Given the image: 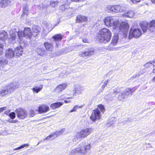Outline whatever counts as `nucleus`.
Segmentation results:
<instances>
[{
    "mask_svg": "<svg viewBox=\"0 0 155 155\" xmlns=\"http://www.w3.org/2000/svg\"><path fill=\"white\" fill-rule=\"evenodd\" d=\"M6 109V107H4L0 108V113Z\"/></svg>",
    "mask_w": 155,
    "mask_h": 155,
    "instance_id": "51",
    "label": "nucleus"
},
{
    "mask_svg": "<svg viewBox=\"0 0 155 155\" xmlns=\"http://www.w3.org/2000/svg\"><path fill=\"white\" fill-rule=\"evenodd\" d=\"M114 5H108L106 8V9L109 12H114Z\"/></svg>",
    "mask_w": 155,
    "mask_h": 155,
    "instance_id": "38",
    "label": "nucleus"
},
{
    "mask_svg": "<svg viewBox=\"0 0 155 155\" xmlns=\"http://www.w3.org/2000/svg\"><path fill=\"white\" fill-rule=\"evenodd\" d=\"M64 102L66 103H70L71 102V101H67V100H65Z\"/></svg>",
    "mask_w": 155,
    "mask_h": 155,
    "instance_id": "56",
    "label": "nucleus"
},
{
    "mask_svg": "<svg viewBox=\"0 0 155 155\" xmlns=\"http://www.w3.org/2000/svg\"><path fill=\"white\" fill-rule=\"evenodd\" d=\"M90 148V144L85 145L83 143H82L77 147L72 149L69 152V155H74L78 153L85 154L87 152V150H89Z\"/></svg>",
    "mask_w": 155,
    "mask_h": 155,
    "instance_id": "3",
    "label": "nucleus"
},
{
    "mask_svg": "<svg viewBox=\"0 0 155 155\" xmlns=\"http://www.w3.org/2000/svg\"><path fill=\"white\" fill-rule=\"evenodd\" d=\"M140 76V74H137L135 77H138L139 76Z\"/></svg>",
    "mask_w": 155,
    "mask_h": 155,
    "instance_id": "59",
    "label": "nucleus"
},
{
    "mask_svg": "<svg viewBox=\"0 0 155 155\" xmlns=\"http://www.w3.org/2000/svg\"><path fill=\"white\" fill-rule=\"evenodd\" d=\"M11 2L9 0H0V7L5 8L10 5Z\"/></svg>",
    "mask_w": 155,
    "mask_h": 155,
    "instance_id": "21",
    "label": "nucleus"
},
{
    "mask_svg": "<svg viewBox=\"0 0 155 155\" xmlns=\"http://www.w3.org/2000/svg\"><path fill=\"white\" fill-rule=\"evenodd\" d=\"M23 31L24 33L25 37L26 38H29L31 39V29L28 27L25 28H24Z\"/></svg>",
    "mask_w": 155,
    "mask_h": 155,
    "instance_id": "16",
    "label": "nucleus"
},
{
    "mask_svg": "<svg viewBox=\"0 0 155 155\" xmlns=\"http://www.w3.org/2000/svg\"><path fill=\"white\" fill-rule=\"evenodd\" d=\"M148 29L151 32H155V20H153L150 22Z\"/></svg>",
    "mask_w": 155,
    "mask_h": 155,
    "instance_id": "23",
    "label": "nucleus"
},
{
    "mask_svg": "<svg viewBox=\"0 0 155 155\" xmlns=\"http://www.w3.org/2000/svg\"><path fill=\"white\" fill-rule=\"evenodd\" d=\"M101 116L100 111L99 109L97 108L92 111L90 118L93 121H95L96 120L99 119L101 117Z\"/></svg>",
    "mask_w": 155,
    "mask_h": 155,
    "instance_id": "8",
    "label": "nucleus"
},
{
    "mask_svg": "<svg viewBox=\"0 0 155 155\" xmlns=\"http://www.w3.org/2000/svg\"><path fill=\"white\" fill-rule=\"evenodd\" d=\"M114 12H122L126 10V8L124 5H114Z\"/></svg>",
    "mask_w": 155,
    "mask_h": 155,
    "instance_id": "11",
    "label": "nucleus"
},
{
    "mask_svg": "<svg viewBox=\"0 0 155 155\" xmlns=\"http://www.w3.org/2000/svg\"><path fill=\"white\" fill-rule=\"evenodd\" d=\"M78 91V90L76 89L75 91V92H74V93H76Z\"/></svg>",
    "mask_w": 155,
    "mask_h": 155,
    "instance_id": "61",
    "label": "nucleus"
},
{
    "mask_svg": "<svg viewBox=\"0 0 155 155\" xmlns=\"http://www.w3.org/2000/svg\"><path fill=\"white\" fill-rule=\"evenodd\" d=\"M121 88L117 87L113 89V93L116 94L119 93L121 91Z\"/></svg>",
    "mask_w": 155,
    "mask_h": 155,
    "instance_id": "43",
    "label": "nucleus"
},
{
    "mask_svg": "<svg viewBox=\"0 0 155 155\" xmlns=\"http://www.w3.org/2000/svg\"><path fill=\"white\" fill-rule=\"evenodd\" d=\"M8 60L5 57H2L0 58V70H4V66L8 64Z\"/></svg>",
    "mask_w": 155,
    "mask_h": 155,
    "instance_id": "13",
    "label": "nucleus"
},
{
    "mask_svg": "<svg viewBox=\"0 0 155 155\" xmlns=\"http://www.w3.org/2000/svg\"><path fill=\"white\" fill-rule=\"evenodd\" d=\"M126 98L122 92L119 94L117 98L120 101H123Z\"/></svg>",
    "mask_w": 155,
    "mask_h": 155,
    "instance_id": "35",
    "label": "nucleus"
},
{
    "mask_svg": "<svg viewBox=\"0 0 155 155\" xmlns=\"http://www.w3.org/2000/svg\"><path fill=\"white\" fill-rule=\"evenodd\" d=\"M94 131V129L92 128H87L83 129L77 132L76 137L79 139H81L87 137Z\"/></svg>",
    "mask_w": 155,
    "mask_h": 155,
    "instance_id": "5",
    "label": "nucleus"
},
{
    "mask_svg": "<svg viewBox=\"0 0 155 155\" xmlns=\"http://www.w3.org/2000/svg\"><path fill=\"white\" fill-rule=\"evenodd\" d=\"M35 51L38 55L41 56H43L47 54L46 51L43 48H36Z\"/></svg>",
    "mask_w": 155,
    "mask_h": 155,
    "instance_id": "22",
    "label": "nucleus"
},
{
    "mask_svg": "<svg viewBox=\"0 0 155 155\" xmlns=\"http://www.w3.org/2000/svg\"><path fill=\"white\" fill-rule=\"evenodd\" d=\"M32 31L34 32L38 33L40 31V28L37 26H34L32 28Z\"/></svg>",
    "mask_w": 155,
    "mask_h": 155,
    "instance_id": "39",
    "label": "nucleus"
},
{
    "mask_svg": "<svg viewBox=\"0 0 155 155\" xmlns=\"http://www.w3.org/2000/svg\"><path fill=\"white\" fill-rule=\"evenodd\" d=\"M64 96V95H63L61 96V97H63Z\"/></svg>",
    "mask_w": 155,
    "mask_h": 155,
    "instance_id": "63",
    "label": "nucleus"
},
{
    "mask_svg": "<svg viewBox=\"0 0 155 155\" xmlns=\"http://www.w3.org/2000/svg\"><path fill=\"white\" fill-rule=\"evenodd\" d=\"M82 106H79L77 105L75 106L74 107L73 109L71 110L69 112V113H71L74 111H76L77 110L78 108H82Z\"/></svg>",
    "mask_w": 155,
    "mask_h": 155,
    "instance_id": "40",
    "label": "nucleus"
},
{
    "mask_svg": "<svg viewBox=\"0 0 155 155\" xmlns=\"http://www.w3.org/2000/svg\"><path fill=\"white\" fill-rule=\"evenodd\" d=\"M15 112L17 117L20 119H23L28 116V113L25 109L22 108L17 109Z\"/></svg>",
    "mask_w": 155,
    "mask_h": 155,
    "instance_id": "6",
    "label": "nucleus"
},
{
    "mask_svg": "<svg viewBox=\"0 0 155 155\" xmlns=\"http://www.w3.org/2000/svg\"><path fill=\"white\" fill-rule=\"evenodd\" d=\"M55 135V133H52L51 134L47 136L44 139V140L50 139L51 137H53Z\"/></svg>",
    "mask_w": 155,
    "mask_h": 155,
    "instance_id": "47",
    "label": "nucleus"
},
{
    "mask_svg": "<svg viewBox=\"0 0 155 155\" xmlns=\"http://www.w3.org/2000/svg\"><path fill=\"white\" fill-rule=\"evenodd\" d=\"M10 38H9V41L10 43H12L15 39L16 37V34L15 33H13L10 35Z\"/></svg>",
    "mask_w": 155,
    "mask_h": 155,
    "instance_id": "33",
    "label": "nucleus"
},
{
    "mask_svg": "<svg viewBox=\"0 0 155 155\" xmlns=\"http://www.w3.org/2000/svg\"><path fill=\"white\" fill-rule=\"evenodd\" d=\"M28 5L27 4H24L23 6V13L21 15V18L23 19L26 18L28 12Z\"/></svg>",
    "mask_w": 155,
    "mask_h": 155,
    "instance_id": "14",
    "label": "nucleus"
},
{
    "mask_svg": "<svg viewBox=\"0 0 155 155\" xmlns=\"http://www.w3.org/2000/svg\"><path fill=\"white\" fill-rule=\"evenodd\" d=\"M19 86L17 82H14L10 84L7 86L0 91V96L3 97L12 92L14 91L16 88H18Z\"/></svg>",
    "mask_w": 155,
    "mask_h": 155,
    "instance_id": "4",
    "label": "nucleus"
},
{
    "mask_svg": "<svg viewBox=\"0 0 155 155\" xmlns=\"http://www.w3.org/2000/svg\"><path fill=\"white\" fill-rule=\"evenodd\" d=\"M131 1L134 3H135L137 2H139L140 0H131Z\"/></svg>",
    "mask_w": 155,
    "mask_h": 155,
    "instance_id": "52",
    "label": "nucleus"
},
{
    "mask_svg": "<svg viewBox=\"0 0 155 155\" xmlns=\"http://www.w3.org/2000/svg\"><path fill=\"white\" fill-rule=\"evenodd\" d=\"M43 88V85H41L39 87H35L32 88V90L34 92H36V93H38Z\"/></svg>",
    "mask_w": 155,
    "mask_h": 155,
    "instance_id": "31",
    "label": "nucleus"
},
{
    "mask_svg": "<svg viewBox=\"0 0 155 155\" xmlns=\"http://www.w3.org/2000/svg\"><path fill=\"white\" fill-rule=\"evenodd\" d=\"M86 0H71L72 1H74L75 2H82L84 1H86Z\"/></svg>",
    "mask_w": 155,
    "mask_h": 155,
    "instance_id": "54",
    "label": "nucleus"
},
{
    "mask_svg": "<svg viewBox=\"0 0 155 155\" xmlns=\"http://www.w3.org/2000/svg\"><path fill=\"white\" fill-rule=\"evenodd\" d=\"M104 22L105 25L108 27L113 26L114 32L120 30L122 31L124 35L126 36L129 28V25L127 22H123L120 24L118 21H114L113 17L110 16L106 17Z\"/></svg>",
    "mask_w": 155,
    "mask_h": 155,
    "instance_id": "1",
    "label": "nucleus"
},
{
    "mask_svg": "<svg viewBox=\"0 0 155 155\" xmlns=\"http://www.w3.org/2000/svg\"><path fill=\"white\" fill-rule=\"evenodd\" d=\"M148 25V23L146 21H144L141 24L140 26L143 32H145L147 31Z\"/></svg>",
    "mask_w": 155,
    "mask_h": 155,
    "instance_id": "27",
    "label": "nucleus"
},
{
    "mask_svg": "<svg viewBox=\"0 0 155 155\" xmlns=\"http://www.w3.org/2000/svg\"><path fill=\"white\" fill-rule=\"evenodd\" d=\"M87 20V17L82 15H78L77 16L76 21L78 23L82 22H86Z\"/></svg>",
    "mask_w": 155,
    "mask_h": 155,
    "instance_id": "20",
    "label": "nucleus"
},
{
    "mask_svg": "<svg viewBox=\"0 0 155 155\" xmlns=\"http://www.w3.org/2000/svg\"><path fill=\"white\" fill-rule=\"evenodd\" d=\"M28 146H29V144H24L23 145H21L20 147H19L18 148H15L14 149V150H18L21 148H23L24 147H26V146L28 147Z\"/></svg>",
    "mask_w": 155,
    "mask_h": 155,
    "instance_id": "45",
    "label": "nucleus"
},
{
    "mask_svg": "<svg viewBox=\"0 0 155 155\" xmlns=\"http://www.w3.org/2000/svg\"><path fill=\"white\" fill-rule=\"evenodd\" d=\"M155 59L153 61H150L146 63L144 65V66L146 68L150 67H153L155 68Z\"/></svg>",
    "mask_w": 155,
    "mask_h": 155,
    "instance_id": "29",
    "label": "nucleus"
},
{
    "mask_svg": "<svg viewBox=\"0 0 155 155\" xmlns=\"http://www.w3.org/2000/svg\"><path fill=\"white\" fill-rule=\"evenodd\" d=\"M94 49L92 48H88L80 54L79 55L81 57H85L86 56H90L94 53Z\"/></svg>",
    "mask_w": 155,
    "mask_h": 155,
    "instance_id": "10",
    "label": "nucleus"
},
{
    "mask_svg": "<svg viewBox=\"0 0 155 155\" xmlns=\"http://www.w3.org/2000/svg\"><path fill=\"white\" fill-rule=\"evenodd\" d=\"M113 45L110 43L109 45L107 46V50L109 51H117L118 50V48H114Z\"/></svg>",
    "mask_w": 155,
    "mask_h": 155,
    "instance_id": "30",
    "label": "nucleus"
},
{
    "mask_svg": "<svg viewBox=\"0 0 155 155\" xmlns=\"http://www.w3.org/2000/svg\"><path fill=\"white\" fill-rule=\"evenodd\" d=\"M63 35L60 34H56L53 36L52 38L53 41L56 43L57 41H60L63 38Z\"/></svg>",
    "mask_w": 155,
    "mask_h": 155,
    "instance_id": "18",
    "label": "nucleus"
},
{
    "mask_svg": "<svg viewBox=\"0 0 155 155\" xmlns=\"http://www.w3.org/2000/svg\"><path fill=\"white\" fill-rule=\"evenodd\" d=\"M5 54L6 57L9 59L12 58L15 56L14 51L11 49H9L6 50Z\"/></svg>",
    "mask_w": 155,
    "mask_h": 155,
    "instance_id": "15",
    "label": "nucleus"
},
{
    "mask_svg": "<svg viewBox=\"0 0 155 155\" xmlns=\"http://www.w3.org/2000/svg\"><path fill=\"white\" fill-rule=\"evenodd\" d=\"M82 41L83 42L86 43H88V40L87 39H82Z\"/></svg>",
    "mask_w": 155,
    "mask_h": 155,
    "instance_id": "53",
    "label": "nucleus"
},
{
    "mask_svg": "<svg viewBox=\"0 0 155 155\" xmlns=\"http://www.w3.org/2000/svg\"><path fill=\"white\" fill-rule=\"evenodd\" d=\"M151 1L154 3H155V0H150Z\"/></svg>",
    "mask_w": 155,
    "mask_h": 155,
    "instance_id": "60",
    "label": "nucleus"
},
{
    "mask_svg": "<svg viewBox=\"0 0 155 155\" xmlns=\"http://www.w3.org/2000/svg\"><path fill=\"white\" fill-rule=\"evenodd\" d=\"M35 115L34 111L32 109L29 110L28 111V117H33Z\"/></svg>",
    "mask_w": 155,
    "mask_h": 155,
    "instance_id": "42",
    "label": "nucleus"
},
{
    "mask_svg": "<svg viewBox=\"0 0 155 155\" xmlns=\"http://www.w3.org/2000/svg\"><path fill=\"white\" fill-rule=\"evenodd\" d=\"M8 37L7 32L4 31H2L0 32V40H4L7 39Z\"/></svg>",
    "mask_w": 155,
    "mask_h": 155,
    "instance_id": "24",
    "label": "nucleus"
},
{
    "mask_svg": "<svg viewBox=\"0 0 155 155\" xmlns=\"http://www.w3.org/2000/svg\"><path fill=\"white\" fill-rule=\"evenodd\" d=\"M155 134V131L154 132H152V133H151V134Z\"/></svg>",
    "mask_w": 155,
    "mask_h": 155,
    "instance_id": "62",
    "label": "nucleus"
},
{
    "mask_svg": "<svg viewBox=\"0 0 155 155\" xmlns=\"http://www.w3.org/2000/svg\"><path fill=\"white\" fill-rule=\"evenodd\" d=\"M115 32H116V34L115 35V36L113 38L112 41L110 43L111 44L113 45H115L117 43L118 40L119 35H120L123 34V35L124 37H125L127 36L128 34V33H127L126 36H125V35H124L123 32H122V31L120 30L118 31L117 30V31Z\"/></svg>",
    "mask_w": 155,
    "mask_h": 155,
    "instance_id": "9",
    "label": "nucleus"
},
{
    "mask_svg": "<svg viewBox=\"0 0 155 155\" xmlns=\"http://www.w3.org/2000/svg\"><path fill=\"white\" fill-rule=\"evenodd\" d=\"M134 15V12L132 11H130L124 14L123 16L127 17L132 18Z\"/></svg>",
    "mask_w": 155,
    "mask_h": 155,
    "instance_id": "28",
    "label": "nucleus"
},
{
    "mask_svg": "<svg viewBox=\"0 0 155 155\" xmlns=\"http://www.w3.org/2000/svg\"><path fill=\"white\" fill-rule=\"evenodd\" d=\"M8 121L11 123H15L16 122L15 120H12L11 121H10V120H9Z\"/></svg>",
    "mask_w": 155,
    "mask_h": 155,
    "instance_id": "57",
    "label": "nucleus"
},
{
    "mask_svg": "<svg viewBox=\"0 0 155 155\" xmlns=\"http://www.w3.org/2000/svg\"><path fill=\"white\" fill-rule=\"evenodd\" d=\"M141 35V32L140 29H135L133 30L131 29L129 32V38L130 39L133 37H139Z\"/></svg>",
    "mask_w": 155,
    "mask_h": 155,
    "instance_id": "7",
    "label": "nucleus"
},
{
    "mask_svg": "<svg viewBox=\"0 0 155 155\" xmlns=\"http://www.w3.org/2000/svg\"><path fill=\"white\" fill-rule=\"evenodd\" d=\"M131 90L129 89V88H126L122 92L127 98L130 95V92Z\"/></svg>",
    "mask_w": 155,
    "mask_h": 155,
    "instance_id": "32",
    "label": "nucleus"
},
{
    "mask_svg": "<svg viewBox=\"0 0 155 155\" xmlns=\"http://www.w3.org/2000/svg\"><path fill=\"white\" fill-rule=\"evenodd\" d=\"M58 2L57 1L51 0L50 2V5L52 7H55L58 6Z\"/></svg>",
    "mask_w": 155,
    "mask_h": 155,
    "instance_id": "37",
    "label": "nucleus"
},
{
    "mask_svg": "<svg viewBox=\"0 0 155 155\" xmlns=\"http://www.w3.org/2000/svg\"><path fill=\"white\" fill-rule=\"evenodd\" d=\"M60 8L62 11H64L66 9L64 5H62L60 6Z\"/></svg>",
    "mask_w": 155,
    "mask_h": 155,
    "instance_id": "49",
    "label": "nucleus"
},
{
    "mask_svg": "<svg viewBox=\"0 0 155 155\" xmlns=\"http://www.w3.org/2000/svg\"><path fill=\"white\" fill-rule=\"evenodd\" d=\"M15 56L17 57L21 55L23 52V49L21 46H19L15 49Z\"/></svg>",
    "mask_w": 155,
    "mask_h": 155,
    "instance_id": "17",
    "label": "nucleus"
},
{
    "mask_svg": "<svg viewBox=\"0 0 155 155\" xmlns=\"http://www.w3.org/2000/svg\"><path fill=\"white\" fill-rule=\"evenodd\" d=\"M112 37V33L106 28H103L99 31L98 39L100 42L106 43L109 42Z\"/></svg>",
    "mask_w": 155,
    "mask_h": 155,
    "instance_id": "2",
    "label": "nucleus"
},
{
    "mask_svg": "<svg viewBox=\"0 0 155 155\" xmlns=\"http://www.w3.org/2000/svg\"><path fill=\"white\" fill-rule=\"evenodd\" d=\"M129 89L130 90V89H131V90H130V95H132V93H133L135 90H136V89L135 88H129Z\"/></svg>",
    "mask_w": 155,
    "mask_h": 155,
    "instance_id": "50",
    "label": "nucleus"
},
{
    "mask_svg": "<svg viewBox=\"0 0 155 155\" xmlns=\"http://www.w3.org/2000/svg\"><path fill=\"white\" fill-rule=\"evenodd\" d=\"M152 81L153 82H155V76L152 79Z\"/></svg>",
    "mask_w": 155,
    "mask_h": 155,
    "instance_id": "58",
    "label": "nucleus"
},
{
    "mask_svg": "<svg viewBox=\"0 0 155 155\" xmlns=\"http://www.w3.org/2000/svg\"><path fill=\"white\" fill-rule=\"evenodd\" d=\"M17 34L20 39H21L23 37H25V35L23 31H18L17 33Z\"/></svg>",
    "mask_w": 155,
    "mask_h": 155,
    "instance_id": "36",
    "label": "nucleus"
},
{
    "mask_svg": "<svg viewBox=\"0 0 155 155\" xmlns=\"http://www.w3.org/2000/svg\"><path fill=\"white\" fill-rule=\"evenodd\" d=\"M63 104V103L61 102H57L52 104L50 107L52 108L53 109H55L57 108L60 107Z\"/></svg>",
    "mask_w": 155,
    "mask_h": 155,
    "instance_id": "26",
    "label": "nucleus"
},
{
    "mask_svg": "<svg viewBox=\"0 0 155 155\" xmlns=\"http://www.w3.org/2000/svg\"><path fill=\"white\" fill-rule=\"evenodd\" d=\"M43 25H45L44 27L48 30V31L51 30V29L50 28L51 25L50 24L47 23L46 21H44L43 23Z\"/></svg>",
    "mask_w": 155,
    "mask_h": 155,
    "instance_id": "34",
    "label": "nucleus"
},
{
    "mask_svg": "<svg viewBox=\"0 0 155 155\" xmlns=\"http://www.w3.org/2000/svg\"><path fill=\"white\" fill-rule=\"evenodd\" d=\"M44 45L47 50L49 51H52L53 47V45L51 43L45 42L44 44Z\"/></svg>",
    "mask_w": 155,
    "mask_h": 155,
    "instance_id": "25",
    "label": "nucleus"
},
{
    "mask_svg": "<svg viewBox=\"0 0 155 155\" xmlns=\"http://www.w3.org/2000/svg\"><path fill=\"white\" fill-rule=\"evenodd\" d=\"M98 107L102 112L104 113L105 111V109L103 105L102 104H99L98 106Z\"/></svg>",
    "mask_w": 155,
    "mask_h": 155,
    "instance_id": "44",
    "label": "nucleus"
},
{
    "mask_svg": "<svg viewBox=\"0 0 155 155\" xmlns=\"http://www.w3.org/2000/svg\"><path fill=\"white\" fill-rule=\"evenodd\" d=\"M65 131V129L64 128H63L60 130L57 131L56 133H55V134H56L57 136H58L62 134Z\"/></svg>",
    "mask_w": 155,
    "mask_h": 155,
    "instance_id": "41",
    "label": "nucleus"
},
{
    "mask_svg": "<svg viewBox=\"0 0 155 155\" xmlns=\"http://www.w3.org/2000/svg\"><path fill=\"white\" fill-rule=\"evenodd\" d=\"M40 143V142H38V144H37V145H38V144Z\"/></svg>",
    "mask_w": 155,
    "mask_h": 155,
    "instance_id": "64",
    "label": "nucleus"
},
{
    "mask_svg": "<svg viewBox=\"0 0 155 155\" xmlns=\"http://www.w3.org/2000/svg\"><path fill=\"white\" fill-rule=\"evenodd\" d=\"M49 107L46 105H43L38 107V112L39 113H45L49 110Z\"/></svg>",
    "mask_w": 155,
    "mask_h": 155,
    "instance_id": "19",
    "label": "nucleus"
},
{
    "mask_svg": "<svg viewBox=\"0 0 155 155\" xmlns=\"http://www.w3.org/2000/svg\"><path fill=\"white\" fill-rule=\"evenodd\" d=\"M67 86V84L66 83H64L61 85H60L55 88L54 90V92L59 93L62 91L63 90L66 89Z\"/></svg>",
    "mask_w": 155,
    "mask_h": 155,
    "instance_id": "12",
    "label": "nucleus"
},
{
    "mask_svg": "<svg viewBox=\"0 0 155 155\" xmlns=\"http://www.w3.org/2000/svg\"><path fill=\"white\" fill-rule=\"evenodd\" d=\"M108 80H107L105 81L104 85H103L101 86V88L102 89H104L107 85L108 83Z\"/></svg>",
    "mask_w": 155,
    "mask_h": 155,
    "instance_id": "48",
    "label": "nucleus"
},
{
    "mask_svg": "<svg viewBox=\"0 0 155 155\" xmlns=\"http://www.w3.org/2000/svg\"><path fill=\"white\" fill-rule=\"evenodd\" d=\"M8 116L11 119H13L15 117V114L14 112H12L9 114Z\"/></svg>",
    "mask_w": 155,
    "mask_h": 155,
    "instance_id": "46",
    "label": "nucleus"
},
{
    "mask_svg": "<svg viewBox=\"0 0 155 155\" xmlns=\"http://www.w3.org/2000/svg\"><path fill=\"white\" fill-rule=\"evenodd\" d=\"M73 98V97H66V98H62L61 99V100H63V98L66 99H72Z\"/></svg>",
    "mask_w": 155,
    "mask_h": 155,
    "instance_id": "55",
    "label": "nucleus"
}]
</instances>
